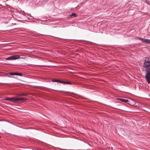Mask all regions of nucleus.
<instances>
[{
    "label": "nucleus",
    "instance_id": "4",
    "mask_svg": "<svg viewBox=\"0 0 150 150\" xmlns=\"http://www.w3.org/2000/svg\"><path fill=\"white\" fill-rule=\"evenodd\" d=\"M19 58L18 55L12 56L6 59V60H11L16 59Z\"/></svg>",
    "mask_w": 150,
    "mask_h": 150
},
{
    "label": "nucleus",
    "instance_id": "2",
    "mask_svg": "<svg viewBox=\"0 0 150 150\" xmlns=\"http://www.w3.org/2000/svg\"><path fill=\"white\" fill-rule=\"evenodd\" d=\"M4 99L6 100L10 101L13 102H16L19 100V98H5Z\"/></svg>",
    "mask_w": 150,
    "mask_h": 150
},
{
    "label": "nucleus",
    "instance_id": "13",
    "mask_svg": "<svg viewBox=\"0 0 150 150\" xmlns=\"http://www.w3.org/2000/svg\"><path fill=\"white\" fill-rule=\"evenodd\" d=\"M23 81H25V79H23Z\"/></svg>",
    "mask_w": 150,
    "mask_h": 150
},
{
    "label": "nucleus",
    "instance_id": "11",
    "mask_svg": "<svg viewBox=\"0 0 150 150\" xmlns=\"http://www.w3.org/2000/svg\"><path fill=\"white\" fill-rule=\"evenodd\" d=\"M10 75H19V73H11L10 74Z\"/></svg>",
    "mask_w": 150,
    "mask_h": 150
},
{
    "label": "nucleus",
    "instance_id": "9",
    "mask_svg": "<svg viewBox=\"0 0 150 150\" xmlns=\"http://www.w3.org/2000/svg\"><path fill=\"white\" fill-rule=\"evenodd\" d=\"M27 93H23L22 94H19V97L21 96H26L27 95Z\"/></svg>",
    "mask_w": 150,
    "mask_h": 150
},
{
    "label": "nucleus",
    "instance_id": "16",
    "mask_svg": "<svg viewBox=\"0 0 150 150\" xmlns=\"http://www.w3.org/2000/svg\"><path fill=\"white\" fill-rule=\"evenodd\" d=\"M19 125L21 124V123L19 122Z\"/></svg>",
    "mask_w": 150,
    "mask_h": 150
},
{
    "label": "nucleus",
    "instance_id": "5",
    "mask_svg": "<svg viewBox=\"0 0 150 150\" xmlns=\"http://www.w3.org/2000/svg\"><path fill=\"white\" fill-rule=\"evenodd\" d=\"M139 39L143 41L144 43L150 44V40L146 39H144L141 38H139Z\"/></svg>",
    "mask_w": 150,
    "mask_h": 150
},
{
    "label": "nucleus",
    "instance_id": "7",
    "mask_svg": "<svg viewBox=\"0 0 150 150\" xmlns=\"http://www.w3.org/2000/svg\"><path fill=\"white\" fill-rule=\"evenodd\" d=\"M27 100L26 98H21L19 97V101H21L22 102L24 101Z\"/></svg>",
    "mask_w": 150,
    "mask_h": 150
},
{
    "label": "nucleus",
    "instance_id": "8",
    "mask_svg": "<svg viewBox=\"0 0 150 150\" xmlns=\"http://www.w3.org/2000/svg\"><path fill=\"white\" fill-rule=\"evenodd\" d=\"M21 54V52H19V54ZM25 57L24 56H22L21 55L19 54V59H25Z\"/></svg>",
    "mask_w": 150,
    "mask_h": 150
},
{
    "label": "nucleus",
    "instance_id": "1",
    "mask_svg": "<svg viewBox=\"0 0 150 150\" xmlns=\"http://www.w3.org/2000/svg\"><path fill=\"white\" fill-rule=\"evenodd\" d=\"M144 67L145 68L146 75L145 78L148 83H150V58H146L144 60Z\"/></svg>",
    "mask_w": 150,
    "mask_h": 150
},
{
    "label": "nucleus",
    "instance_id": "3",
    "mask_svg": "<svg viewBox=\"0 0 150 150\" xmlns=\"http://www.w3.org/2000/svg\"><path fill=\"white\" fill-rule=\"evenodd\" d=\"M52 81L54 82H58L61 83L66 84H70L71 83L69 81H64L59 80H56L55 79H52Z\"/></svg>",
    "mask_w": 150,
    "mask_h": 150
},
{
    "label": "nucleus",
    "instance_id": "12",
    "mask_svg": "<svg viewBox=\"0 0 150 150\" xmlns=\"http://www.w3.org/2000/svg\"><path fill=\"white\" fill-rule=\"evenodd\" d=\"M19 76H23V77H25V74H23L21 73H19Z\"/></svg>",
    "mask_w": 150,
    "mask_h": 150
},
{
    "label": "nucleus",
    "instance_id": "10",
    "mask_svg": "<svg viewBox=\"0 0 150 150\" xmlns=\"http://www.w3.org/2000/svg\"><path fill=\"white\" fill-rule=\"evenodd\" d=\"M77 16L76 14L75 13H72L71 15H70V17H71L74 16V17H76Z\"/></svg>",
    "mask_w": 150,
    "mask_h": 150
},
{
    "label": "nucleus",
    "instance_id": "15",
    "mask_svg": "<svg viewBox=\"0 0 150 150\" xmlns=\"http://www.w3.org/2000/svg\"><path fill=\"white\" fill-rule=\"evenodd\" d=\"M19 33H20V30L19 31Z\"/></svg>",
    "mask_w": 150,
    "mask_h": 150
},
{
    "label": "nucleus",
    "instance_id": "14",
    "mask_svg": "<svg viewBox=\"0 0 150 150\" xmlns=\"http://www.w3.org/2000/svg\"><path fill=\"white\" fill-rule=\"evenodd\" d=\"M30 14H29V15H28V16H30Z\"/></svg>",
    "mask_w": 150,
    "mask_h": 150
},
{
    "label": "nucleus",
    "instance_id": "6",
    "mask_svg": "<svg viewBox=\"0 0 150 150\" xmlns=\"http://www.w3.org/2000/svg\"><path fill=\"white\" fill-rule=\"evenodd\" d=\"M118 100H120L122 102H124L125 103H127L128 101V100L126 99H123L118 98Z\"/></svg>",
    "mask_w": 150,
    "mask_h": 150
}]
</instances>
